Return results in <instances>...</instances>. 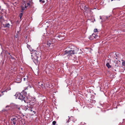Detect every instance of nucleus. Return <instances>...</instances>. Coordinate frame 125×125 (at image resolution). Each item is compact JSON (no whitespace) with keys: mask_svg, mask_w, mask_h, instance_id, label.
I'll return each instance as SVG.
<instances>
[{"mask_svg":"<svg viewBox=\"0 0 125 125\" xmlns=\"http://www.w3.org/2000/svg\"><path fill=\"white\" fill-rule=\"evenodd\" d=\"M24 93L23 92L22 94L21 93L19 94L18 98L21 100L24 101L25 103H28L31 102V100L26 96L25 94H23Z\"/></svg>","mask_w":125,"mask_h":125,"instance_id":"obj_1","label":"nucleus"},{"mask_svg":"<svg viewBox=\"0 0 125 125\" xmlns=\"http://www.w3.org/2000/svg\"><path fill=\"white\" fill-rule=\"evenodd\" d=\"M30 51L32 52V54L35 55V57H36V58H38L39 57H41V53L40 52L34 50H31Z\"/></svg>","mask_w":125,"mask_h":125,"instance_id":"obj_2","label":"nucleus"},{"mask_svg":"<svg viewBox=\"0 0 125 125\" xmlns=\"http://www.w3.org/2000/svg\"><path fill=\"white\" fill-rule=\"evenodd\" d=\"M71 50H70L69 51L66 50L64 51L63 52L64 55L67 54H68V55L74 54L73 48H71Z\"/></svg>","mask_w":125,"mask_h":125,"instance_id":"obj_3","label":"nucleus"},{"mask_svg":"<svg viewBox=\"0 0 125 125\" xmlns=\"http://www.w3.org/2000/svg\"><path fill=\"white\" fill-rule=\"evenodd\" d=\"M18 120V118L17 116L12 117L11 119V122L13 124L15 125L17 122Z\"/></svg>","mask_w":125,"mask_h":125,"instance_id":"obj_4","label":"nucleus"},{"mask_svg":"<svg viewBox=\"0 0 125 125\" xmlns=\"http://www.w3.org/2000/svg\"><path fill=\"white\" fill-rule=\"evenodd\" d=\"M14 110L16 113L20 114L21 113V107L19 106H15Z\"/></svg>","mask_w":125,"mask_h":125,"instance_id":"obj_5","label":"nucleus"},{"mask_svg":"<svg viewBox=\"0 0 125 125\" xmlns=\"http://www.w3.org/2000/svg\"><path fill=\"white\" fill-rule=\"evenodd\" d=\"M74 47L73 48V52L74 54H76L77 53L80 54L81 53V52H79V49L78 48H77L75 47Z\"/></svg>","mask_w":125,"mask_h":125,"instance_id":"obj_6","label":"nucleus"},{"mask_svg":"<svg viewBox=\"0 0 125 125\" xmlns=\"http://www.w3.org/2000/svg\"><path fill=\"white\" fill-rule=\"evenodd\" d=\"M98 36L97 35H96L94 34H93L90 37H89V38L90 40H92L94 38H97V37Z\"/></svg>","mask_w":125,"mask_h":125,"instance_id":"obj_7","label":"nucleus"},{"mask_svg":"<svg viewBox=\"0 0 125 125\" xmlns=\"http://www.w3.org/2000/svg\"><path fill=\"white\" fill-rule=\"evenodd\" d=\"M53 43V42H51V41L49 40L47 42V45L48 47H49L51 44H52Z\"/></svg>","mask_w":125,"mask_h":125,"instance_id":"obj_8","label":"nucleus"},{"mask_svg":"<svg viewBox=\"0 0 125 125\" xmlns=\"http://www.w3.org/2000/svg\"><path fill=\"white\" fill-rule=\"evenodd\" d=\"M38 58H36V57H35L33 60V61L34 62V63L36 64L38 62Z\"/></svg>","mask_w":125,"mask_h":125,"instance_id":"obj_9","label":"nucleus"},{"mask_svg":"<svg viewBox=\"0 0 125 125\" xmlns=\"http://www.w3.org/2000/svg\"><path fill=\"white\" fill-rule=\"evenodd\" d=\"M31 102L30 103V104H32V103H33L34 102H35V98L31 97Z\"/></svg>","mask_w":125,"mask_h":125,"instance_id":"obj_10","label":"nucleus"},{"mask_svg":"<svg viewBox=\"0 0 125 125\" xmlns=\"http://www.w3.org/2000/svg\"><path fill=\"white\" fill-rule=\"evenodd\" d=\"M10 25L9 23L6 24L4 25V27L5 28H9Z\"/></svg>","mask_w":125,"mask_h":125,"instance_id":"obj_11","label":"nucleus"},{"mask_svg":"<svg viewBox=\"0 0 125 125\" xmlns=\"http://www.w3.org/2000/svg\"><path fill=\"white\" fill-rule=\"evenodd\" d=\"M31 4V2L29 1V2H28L27 3V6H26V5L25 6V8H26L27 7H29L30 6V5Z\"/></svg>","mask_w":125,"mask_h":125,"instance_id":"obj_12","label":"nucleus"},{"mask_svg":"<svg viewBox=\"0 0 125 125\" xmlns=\"http://www.w3.org/2000/svg\"><path fill=\"white\" fill-rule=\"evenodd\" d=\"M84 10H85V11H87L88 10H90V9H89V8H88L86 6H85L84 8Z\"/></svg>","mask_w":125,"mask_h":125,"instance_id":"obj_13","label":"nucleus"},{"mask_svg":"<svg viewBox=\"0 0 125 125\" xmlns=\"http://www.w3.org/2000/svg\"><path fill=\"white\" fill-rule=\"evenodd\" d=\"M106 65L108 68L111 67V66L110 65L109 63H107L106 64Z\"/></svg>","mask_w":125,"mask_h":125,"instance_id":"obj_14","label":"nucleus"},{"mask_svg":"<svg viewBox=\"0 0 125 125\" xmlns=\"http://www.w3.org/2000/svg\"><path fill=\"white\" fill-rule=\"evenodd\" d=\"M4 19L3 18V16H1L0 17V22H2L3 20H4Z\"/></svg>","mask_w":125,"mask_h":125,"instance_id":"obj_15","label":"nucleus"},{"mask_svg":"<svg viewBox=\"0 0 125 125\" xmlns=\"http://www.w3.org/2000/svg\"><path fill=\"white\" fill-rule=\"evenodd\" d=\"M21 8L22 10L21 11V12H23V10H25V8H24V7L23 6H22L21 7Z\"/></svg>","mask_w":125,"mask_h":125,"instance_id":"obj_16","label":"nucleus"},{"mask_svg":"<svg viewBox=\"0 0 125 125\" xmlns=\"http://www.w3.org/2000/svg\"><path fill=\"white\" fill-rule=\"evenodd\" d=\"M23 15L22 13H21L19 15V17L20 18V19H21Z\"/></svg>","mask_w":125,"mask_h":125,"instance_id":"obj_17","label":"nucleus"},{"mask_svg":"<svg viewBox=\"0 0 125 125\" xmlns=\"http://www.w3.org/2000/svg\"><path fill=\"white\" fill-rule=\"evenodd\" d=\"M39 1L42 3H44L45 2V1L44 0H40Z\"/></svg>","mask_w":125,"mask_h":125,"instance_id":"obj_18","label":"nucleus"},{"mask_svg":"<svg viewBox=\"0 0 125 125\" xmlns=\"http://www.w3.org/2000/svg\"><path fill=\"white\" fill-rule=\"evenodd\" d=\"M27 47L30 50H31V49H30V47H31V46L30 45H28V44H27ZM31 50H32V49H31Z\"/></svg>","mask_w":125,"mask_h":125,"instance_id":"obj_19","label":"nucleus"},{"mask_svg":"<svg viewBox=\"0 0 125 125\" xmlns=\"http://www.w3.org/2000/svg\"><path fill=\"white\" fill-rule=\"evenodd\" d=\"M56 123V122L55 121H54L52 122V124L53 125H55Z\"/></svg>","mask_w":125,"mask_h":125,"instance_id":"obj_20","label":"nucleus"},{"mask_svg":"<svg viewBox=\"0 0 125 125\" xmlns=\"http://www.w3.org/2000/svg\"><path fill=\"white\" fill-rule=\"evenodd\" d=\"M122 65L123 66H125V62H123L122 63Z\"/></svg>","mask_w":125,"mask_h":125,"instance_id":"obj_21","label":"nucleus"},{"mask_svg":"<svg viewBox=\"0 0 125 125\" xmlns=\"http://www.w3.org/2000/svg\"><path fill=\"white\" fill-rule=\"evenodd\" d=\"M98 31V30L97 29H94V31L95 32H97Z\"/></svg>","mask_w":125,"mask_h":125,"instance_id":"obj_22","label":"nucleus"},{"mask_svg":"<svg viewBox=\"0 0 125 125\" xmlns=\"http://www.w3.org/2000/svg\"><path fill=\"white\" fill-rule=\"evenodd\" d=\"M7 92V90H5L4 91H3L1 93H3L4 92Z\"/></svg>","mask_w":125,"mask_h":125,"instance_id":"obj_23","label":"nucleus"},{"mask_svg":"<svg viewBox=\"0 0 125 125\" xmlns=\"http://www.w3.org/2000/svg\"><path fill=\"white\" fill-rule=\"evenodd\" d=\"M27 79H26L25 78H23L24 81H26V80H27Z\"/></svg>","mask_w":125,"mask_h":125,"instance_id":"obj_24","label":"nucleus"},{"mask_svg":"<svg viewBox=\"0 0 125 125\" xmlns=\"http://www.w3.org/2000/svg\"><path fill=\"white\" fill-rule=\"evenodd\" d=\"M70 118H69L68 119V120L67 122L69 123L70 122Z\"/></svg>","mask_w":125,"mask_h":125,"instance_id":"obj_25","label":"nucleus"},{"mask_svg":"<svg viewBox=\"0 0 125 125\" xmlns=\"http://www.w3.org/2000/svg\"><path fill=\"white\" fill-rule=\"evenodd\" d=\"M17 117L18 118V120L19 119H20V118H21V116H18V117Z\"/></svg>","mask_w":125,"mask_h":125,"instance_id":"obj_26","label":"nucleus"},{"mask_svg":"<svg viewBox=\"0 0 125 125\" xmlns=\"http://www.w3.org/2000/svg\"><path fill=\"white\" fill-rule=\"evenodd\" d=\"M30 110L31 111H32V112L33 111V110L32 109V108H31L30 109Z\"/></svg>","mask_w":125,"mask_h":125,"instance_id":"obj_27","label":"nucleus"},{"mask_svg":"<svg viewBox=\"0 0 125 125\" xmlns=\"http://www.w3.org/2000/svg\"><path fill=\"white\" fill-rule=\"evenodd\" d=\"M11 58L12 59H14V58L12 56H11Z\"/></svg>","mask_w":125,"mask_h":125,"instance_id":"obj_28","label":"nucleus"},{"mask_svg":"<svg viewBox=\"0 0 125 125\" xmlns=\"http://www.w3.org/2000/svg\"><path fill=\"white\" fill-rule=\"evenodd\" d=\"M33 112L34 113V114H35L36 113V112H35V111H33Z\"/></svg>","mask_w":125,"mask_h":125,"instance_id":"obj_29","label":"nucleus"},{"mask_svg":"<svg viewBox=\"0 0 125 125\" xmlns=\"http://www.w3.org/2000/svg\"><path fill=\"white\" fill-rule=\"evenodd\" d=\"M39 85H40V86H43V84L42 83L41 85L40 84H39Z\"/></svg>","mask_w":125,"mask_h":125,"instance_id":"obj_30","label":"nucleus"},{"mask_svg":"<svg viewBox=\"0 0 125 125\" xmlns=\"http://www.w3.org/2000/svg\"><path fill=\"white\" fill-rule=\"evenodd\" d=\"M76 62L77 63H78V61H76Z\"/></svg>","mask_w":125,"mask_h":125,"instance_id":"obj_31","label":"nucleus"},{"mask_svg":"<svg viewBox=\"0 0 125 125\" xmlns=\"http://www.w3.org/2000/svg\"><path fill=\"white\" fill-rule=\"evenodd\" d=\"M1 96V95L0 94V97Z\"/></svg>","mask_w":125,"mask_h":125,"instance_id":"obj_32","label":"nucleus"},{"mask_svg":"<svg viewBox=\"0 0 125 125\" xmlns=\"http://www.w3.org/2000/svg\"><path fill=\"white\" fill-rule=\"evenodd\" d=\"M116 64L115 65V66L116 67Z\"/></svg>","mask_w":125,"mask_h":125,"instance_id":"obj_33","label":"nucleus"}]
</instances>
